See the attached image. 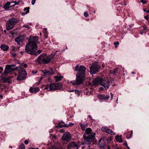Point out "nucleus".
I'll use <instances>...</instances> for the list:
<instances>
[{"label":"nucleus","mask_w":149,"mask_h":149,"mask_svg":"<svg viewBox=\"0 0 149 149\" xmlns=\"http://www.w3.org/2000/svg\"><path fill=\"white\" fill-rule=\"evenodd\" d=\"M53 138H54V139H56V136L55 135H53Z\"/></svg>","instance_id":"55"},{"label":"nucleus","mask_w":149,"mask_h":149,"mask_svg":"<svg viewBox=\"0 0 149 149\" xmlns=\"http://www.w3.org/2000/svg\"><path fill=\"white\" fill-rule=\"evenodd\" d=\"M126 145H125V146L127 147V149H130L129 147L127 146V143H126Z\"/></svg>","instance_id":"48"},{"label":"nucleus","mask_w":149,"mask_h":149,"mask_svg":"<svg viewBox=\"0 0 149 149\" xmlns=\"http://www.w3.org/2000/svg\"><path fill=\"white\" fill-rule=\"evenodd\" d=\"M43 32L44 33V34H47V30L46 29H43Z\"/></svg>","instance_id":"36"},{"label":"nucleus","mask_w":149,"mask_h":149,"mask_svg":"<svg viewBox=\"0 0 149 149\" xmlns=\"http://www.w3.org/2000/svg\"><path fill=\"white\" fill-rule=\"evenodd\" d=\"M30 8L29 7H27L26 8H25L24 9V11H25V12L24 13V14L23 15H24V14H27L28 13H29V9Z\"/></svg>","instance_id":"28"},{"label":"nucleus","mask_w":149,"mask_h":149,"mask_svg":"<svg viewBox=\"0 0 149 149\" xmlns=\"http://www.w3.org/2000/svg\"><path fill=\"white\" fill-rule=\"evenodd\" d=\"M92 132V130L90 128H88L86 129L85 132L86 134L88 135L90 134Z\"/></svg>","instance_id":"27"},{"label":"nucleus","mask_w":149,"mask_h":149,"mask_svg":"<svg viewBox=\"0 0 149 149\" xmlns=\"http://www.w3.org/2000/svg\"><path fill=\"white\" fill-rule=\"evenodd\" d=\"M28 149H39L38 148H33L31 147V148H29Z\"/></svg>","instance_id":"52"},{"label":"nucleus","mask_w":149,"mask_h":149,"mask_svg":"<svg viewBox=\"0 0 149 149\" xmlns=\"http://www.w3.org/2000/svg\"><path fill=\"white\" fill-rule=\"evenodd\" d=\"M132 134H133V131H132V130H131V131L130 136V138L132 136Z\"/></svg>","instance_id":"50"},{"label":"nucleus","mask_w":149,"mask_h":149,"mask_svg":"<svg viewBox=\"0 0 149 149\" xmlns=\"http://www.w3.org/2000/svg\"><path fill=\"white\" fill-rule=\"evenodd\" d=\"M95 134L94 132L91 133L90 135L87 136H86L85 134H84L83 135V137L85 142L87 144L90 143L95 139Z\"/></svg>","instance_id":"7"},{"label":"nucleus","mask_w":149,"mask_h":149,"mask_svg":"<svg viewBox=\"0 0 149 149\" xmlns=\"http://www.w3.org/2000/svg\"><path fill=\"white\" fill-rule=\"evenodd\" d=\"M44 36L45 38H48V36L47 34H44Z\"/></svg>","instance_id":"46"},{"label":"nucleus","mask_w":149,"mask_h":149,"mask_svg":"<svg viewBox=\"0 0 149 149\" xmlns=\"http://www.w3.org/2000/svg\"><path fill=\"white\" fill-rule=\"evenodd\" d=\"M143 29L142 30V31L140 32V33L141 35H142L143 34V31H144V28H143Z\"/></svg>","instance_id":"56"},{"label":"nucleus","mask_w":149,"mask_h":149,"mask_svg":"<svg viewBox=\"0 0 149 149\" xmlns=\"http://www.w3.org/2000/svg\"><path fill=\"white\" fill-rule=\"evenodd\" d=\"M54 78L55 79V81L58 82L62 80L63 78V76L61 75L57 76H54Z\"/></svg>","instance_id":"23"},{"label":"nucleus","mask_w":149,"mask_h":149,"mask_svg":"<svg viewBox=\"0 0 149 149\" xmlns=\"http://www.w3.org/2000/svg\"><path fill=\"white\" fill-rule=\"evenodd\" d=\"M119 43L118 41L114 42V44L115 46V47L116 48H117V46L118 45H119Z\"/></svg>","instance_id":"34"},{"label":"nucleus","mask_w":149,"mask_h":149,"mask_svg":"<svg viewBox=\"0 0 149 149\" xmlns=\"http://www.w3.org/2000/svg\"><path fill=\"white\" fill-rule=\"evenodd\" d=\"M7 81V80L5 78H3L2 79V81L3 82H6Z\"/></svg>","instance_id":"42"},{"label":"nucleus","mask_w":149,"mask_h":149,"mask_svg":"<svg viewBox=\"0 0 149 149\" xmlns=\"http://www.w3.org/2000/svg\"><path fill=\"white\" fill-rule=\"evenodd\" d=\"M84 15L85 17H87L88 15V13L86 12L84 13Z\"/></svg>","instance_id":"37"},{"label":"nucleus","mask_w":149,"mask_h":149,"mask_svg":"<svg viewBox=\"0 0 149 149\" xmlns=\"http://www.w3.org/2000/svg\"><path fill=\"white\" fill-rule=\"evenodd\" d=\"M132 134H133V131H132V130H131V131L130 136V138L132 136Z\"/></svg>","instance_id":"51"},{"label":"nucleus","mask_w":149,"mask_h":149,"mask_svg":"<svg viewBox=\"0 0 149 149\" xmlns=\"http://www.w3.org/2000/svg\"><path fill=\"white\" fill-rule=\"evenodd\" d=\"M80 126L81 127L82 130L83 131H84L85 130V128L87 127V125L81 123L80 124Z\"/></svg>","instance_id":"26"},{"label":"nucleus","mask_w":149,"mask_h":149,"mask_svg":"<svg viewBox=\"0 0 149 149\" xmlns=\"http://www.w3.org/2000/svg\"><path fill=\"white\" fill-rule=\"evenodd\" d=\"M3 70V68L2 67H0V73H1Z\"/></svg>","instance_id":"45"},{"label":"nucleus","mask_w":149,"mask_h":149,"mask_svg":"<svg viewBox=\"0 0 149 149\" xmlns=\"http://www.w3.org/2000/svg\"><path fill=\"white\" fill-rule=\"evenodd\" d=\"M16 56V54H14L13 55V56L14 57H15Z\"/></svg>","instance_id":"60"},{"label":"nucleus","mask_w":149,"mask_h":149,"mask_svg":"<svg viewBox=\"0 0 149 149\" xmlns=\"http://www.w3.org/2000/svg\"><path fill=\"white\" fill-rule=\"evenodd\" d=\"M146 12H147V13H149V10H148L147 11H146Z\"/></svg>","instance_id":"64"},{"label":"nucleus","mask_w":149,"mask_h":149,"mask_svg":"<svg viewBox=\"0 0 149 149\" xmlns=\"http://www.w3.org/2000/svg\"><path fill=\"white\" fill-rule=\"evenodd\" d=\"M111 100H112L113 99V95L111 93H110Z\"/></svg>","instance_id":"44"},{"label":"nucleus","mask_w":149,"mask_h":149,"mask_svg":"<svg viewBox=\"0 0 149 149\" xmlns=\"http://www.w3.org/2000/svg\"><path fill=\"white\" fill-rule=\"evenodd\" d=\"M64 132V131L63 129H61L60 130V133H62Z\"/></svg>","instance_id":"54"},{"label":"nucleus","mask_w":149,"mask_h":149,"mask_svg":"<svg viewBox=\"0 0 149 149\" xmlns=\"http://www.w3.org/2000/svg\"><path fill=\"white\" fill-rule=\"evenodd\" d=\"M14 25L8 21L6 24V28L8 30L12 29L14 27Z\"/></svg>","instance_id":"19"},{"label":"nucleus","mask_w":149,"mask_h":149,"mask_svg":"<svg viewBox=\"0 0 149 149\" xmlns=\"http://www.w3.org/2000/svg\"><path fill=\"white\" fill-rule=\"evenodd\" d=\"M122 136H117L116 137V141L120 142H123V140L121 138Z\"/></svg>","instance_id":"24"},{"label":"nucleus","mask_w":149,"mask_h":149,"mask_svg":"<svg viewBox=\"0 0 149 149\" xmlns=\"http://www.w3.org/2000/svg\"><path fill=\"white\" fill-rule=\"evenodd\" d=\"M143 11L144 12H146V9H143Z\"/></svg>","instance_id":"63"},{"label":"nucleus","mask_w":149,"mask_h":149,"mask_svg":"<svg viewBox=\"0 0 149 149\" xmlns=\"http://www.w3.org/2000/svg\"><path fill=\"white\" fill-rule=\"evenodd\" d=\"M38 38L37 36H30L25 47L26 52L31 55L37 56L42 52L41 50H38L36 52L38 47L37 44L38 42Z\"/></svg>","instance_id":"1"},{"label":"nucleus","mask_w":149,"mask_h":149,"mask_svg":"<svg viewBox=\"0 0 149 149\" xmlns=\"http://www.w3.org/2000/svg\"><path fill=\"white\" fill-rule=\"evenodd\" d=\"M101 85L104 87L105 89L107 90L109 87L110 82L108 81H106L102 80Z\"/></svg>","instance_id":"13"},{"label":"nucleus","mask_w":149,"mask_h":149,"mask_svg":"<svg viewBox=\"0 0 149 149\" xmlns=\"http://www.w3.org/2000/svg\"><path fill=\"white\" fill-rule=\"evenodd\" d=\"M102 140V139H100L99 141V142L100 143V142Z\"/></svg>","instance_id":"58"},{"label":"nucleus","mask_w":149,"mask_h":149,"mask_svg":"<svg viewBox=\"0 0 149 149\" xmlns=\"http://www.w3.org/2000/svg\"><path fill=\"white\" fill-rule=\"evenodd\" d=\"M109 129L107 127H102L101 128V130L103 132L107 133Z\"/></svg>","instance_id":"25"},{"label":"nucleus","mask_w":149,"mask_h":149,"mask_svg":"<svg viewBox=\"0 0 149 149\" xmlns=\"http://www.w3.org/2000/svg\"><path fill=\"white\" fill-rule=\"evenodd\" d=\"M17 70L18 72L17 80L21 81L24 79L26 78L27 74L25 70L23 68L18 67Z\"/></svg>","instance_id":"5"},{"label":"nucleus","mask_w":149,"mask_h":149,"mask_svg":"<svg viewBox=\"0 0 149 149\" xmlns=\"http://www.w3.org/2000/svg\"><path fill=\"white\" fill-rule=\"evenodd\" d=\"M12 47L13 50H14L15 49V47L13 45L12 46Z\"/></svg>","instance_id":"47"},{"label":"nucleus","mask_w":149,"mask_h":149,"mask_svg":"<svg viewBox=\"0 0 149 149\" xmlns=\"http://www.w3.org/2000/svg\"><path fill=\"white\" fill-rule=\"evenodd\" d=\"M54 58V56L50 57L44 54H42L38 57L36 61L39 64H46L50 63Z\"/></svg>","instance_id":"3"},{"label":"nucleus","mask_w":149,"mask_h":149,"mask_svg":"<svg viewBox=\"0 0 149 149\" xmlns=\"http://www.w3.org/2000/svg\"><path fill=\"white\" fill-rule=\"evenodd\" d=\"M103 79L101 78L97 77L94 79L92 81L91 84V86H95L98 84H101Z\"/></svg>","instance_id":"10"},{"label":"nucleus","mask_w":149,"mask_h":149,"mask_svg":"<svg viewBox=\"0 0 149 149\" xmlns=\"http://www.w3.org/2000/svg\"><path fill=\"white\" fill-rule=\"evenodd\" d=\"M86 68L83 65H80L78 72L76 74V80L71 81L70 83L74 86L82 84L85 80V72Z\"/></svg>","instance_id":"2"},{"label":"nucleus","mask_w":149,"mask_h":149,"mask_svg":"<svg viewBox=\"0 0 149 149\" xmlns=\"http://www.w3.org/2000/svg\"><path fill=\"white\" fill-rule=\"evenodd\" d=\"M45 73L46 74H48L49 75H52L53 73L52 69L51 68L49 70H47L45 72Z\"/></svg>","instance_id":"22"},{"label":"nucleus","mask_w":149,"mask_h":149,"mask_svg":"<svg viewBox=\"0 0 149 149\" xmlns=\"http://www.w3.org/2000/svg\"><path fill=\"white\" fill-rule=\"evenodd\" d=\"M8 21L14 26L18 22V19L13 17L9 19Z\"/></svg>","instance_id":"15"},{"label":"nucleus","mask_w":149,"mask_h":149,"mask_svg":"<svg viewBox=\"0 0 149 149\" xmlns=\"http://www.w3.org/2000/svg\"><path fill=\"white\" fill-rule=\"evenodd\" d=\"M19 149H25L24 145L23 143H22L19 147Z\"/></svg>","instance_id":"31"},{"label":"nucleus","mask_w":149,"mask_h":149,"mask_svg":"<svg viewBox=\"0 0 149 149\" xmlns=\"http://www.w3.org/2000/svg\"><path fill=\"white\" fill-rule=\"evenodd\" d=\"M24 143L26 145L28 143H29L28 141V140H25L24 141Z\"/></svg>","instance_id":"41"},{"label":"nucleus","mask_w":149,"mask_h":149,"mask_svg":"<svg viewBox=\"0 0 149 149\" xmlns=\"http://www.w3.org/2000/svg\"><path fill=\"white\" fill-rule=\"evenodd\" d=\"M62 122H60L58 123V125L56 126L55 127L57 129H60L62 127H66L69 126L70 125H68L67 124H64V125H62Z\"/></svg>","instance_id":"17"},{"label":"nucleus","mask_w":149,"mask_h":149,"mask_svg":"<svg viewBox=\"0 0 149 149\" xmlns=\"http://www.w3.org/2000/svg\"><path fill=\"white\" fill-rule=\"evenodd\" d=\"M36 0H32L31 1V3L32 5H33L34 4Z\"/></svg>","instance_id":"40"},{"label":"nucleus","mask_w":149,"mask_h":149,"mask_svg":"<svg viewBox=\"0 0 149 149\" xmlns=\"http://www.w3.org/2000/svg\"><path fill=\"white\" fill-rule=\"evenodd\" d=\"M11 2H13L14 4L13 5H12V6H15L16 5H17L19 3V1H11Z\"/></svg>","instance_id":"30"},{"label":"nucleus","mask_w":149,"mask_h":149,"mask_svg":"<svg viewBox=\"0 0 149 149\" xmlns=\"http://www.w3.org/2000/svg\"><path fill=\"white\" fill-rule=\"evenodd\" d=\"M23 66L24 68H26L27 67V65L26 64H25L23 65Z\"/></svg>","instance_id":"49"},{"label":"nucleus","mask_w":149,"mask_h":149,"mask_svg":"<svg viewBox=\"0 0 149 149\" xmlns=\"http://www.w3.org/2000/svg\"><path fill=\"white\" fill-rule=\"evenodd\" d=\"M61 146L59 143H56L54 146L51 147V149H60Z\"/></svg>","instance_id":"20"},{"label":"nucleus","mask_w":149,"mask_h":149,"mask_svg":"<svg viewBox=\"0 0 149 149\" xmlns=\"http://www.w3.org/2000/svg\"><path fill=\"white\" fill-rule=\"evenodd\" d=\"M22 27H25L26 28L29 29L30 28V27L28 25H24L22 26Z\"/></svg>","instance_id":"38"},{"label":"nucleus","mask_w":149,"mask_h":149,"mask_svg":"<svg viewBox=\"0 0 149 149\" xmlns=\"http://www.w3.org/2000/svg\"><path fill=\"white\" fill-rule=\"evenodd\" d=\"M74 90H69L68 91L69 92H74Z\"/></svg>","instance_id":"59"},{"label":"nucleus","mask_w":149,"mask_h":149,"mask_svg":"<svg viewBox=\"0 0 149 149\" xmlns=\"http://www.w3.org/2000/svg\"><path fill=\"white\" fill-rule=\"evenodd\" d=\"M25 52L24 51H21L20 52V53L21 54H23Z\"/></svg>","instance_id":"53"},{"label":"nucleus","mask_w":149,"mask_h":149,"mask_svg":"<svg viewBox=\"0 0 149 149\" xmlns=\"http://www.w3.org/2000/svg\"><path fill=\"white\" fill-rule=\"evenodd\" d=\"M13 3V2H8L3 6V8L5 10H8L10 7H12L10 6L11 4Z\"/></svg>","instance_id":"16"},{"label":"nucleus","mask_w":149,"mask_h":149,"mask_svg":"<svg viewBox=\"0 0 149 149\" xmlns=\"http://www.w3.org/2000/svg\"><path fill=\"white\" fill-rule=\"evenodd\" d=\"M79 68V65H77L75 67V71H78Z\"/></svg>","instance_id":"35"},{"label":"nucleus","mask_w":149,"mask_h":149,"mask_svg":"<svg viewBox=\"0 0 149 149\" xmlns=\"http://www.w3.org/2000/svg\"><path fill=\"white\" fill-rule=\"evenodd\" d=\"M14 40L18 45L22 46L23 45V39L22 36H18L17 38H15Z\"/></svg>","instance_id":"12"},{"label":"nucleus","mask_w":149,"mask_h":149,"mask_svg":"<svg viewBox=\"0 0 149 149\" xmlns=\"http://www.w3.org/2000/svg\"><path fill=\"white\" fill-rule=\"evenodd\" d=\"M144 18L146 20H148V15H147L146 16H144Z\"/></svg>","instance_id":"43"},{"label":"nucleus","mask_w":149,"mask_h":149,"mask_svg":"<svg viewBox=\"0 0 149 149\" xmlns=\"http://www.w3.org/2000/svg\"><path fill=\"white\" fill-rule=\"evenodd\" d=\"M97 97L100 99L101 100L103 99L108 100L110 97V96L108 95H104L99 94L97 95Z\"/></svg>","instance_id":"14"},{"label":"nucleus","mask_w":149,"mask_h":149,"mask_svg":"<svg viewBox=\"0 0 149 149\" xmlns=\"http://www.w3.org/2000/svg\"><path fill=\"white\" fill-rule=\"evenodd\" d=\"M100 89L101 91H102L103 89V88L102 87H100Z\"/></svg>","instance_id":"57"},{"label":"nucleus","mask_w":149,"mask_h":149,"mask_svg":"<svg viewBox=\"0 0 149 149\" xmlns=\"http://www.w3.org/2000/svg\"><path fill=\"white\" fill-rule=\"evenodd\" d=\"M62 86V85L60 83H51L49 85H46L44 88V90H46L47 91H54L60 89Z\"/></svg>","instance_id":"4"},{"label":"nucleus","mask_w":149,"mask_h":149,"mask_svg":"<svg viewBox=\"0 0 149 149\" xmlns=\"http://www.w3.org/2000/svg\"><path fill=\"white\" fill-rule=\"evenodd\" d=\"M109 131L107 133H109L111 135H114L116 134V133L113 132L111 129H109Z\"/></svg>","instance_id":"29"},{"label":"nucleus","mask_w":149,"mask_h":149,"mask_svg":"<svg viewBox=\"0 0 149 149\" xmlns=\"http://www.w3.org/2000/svg\"><path fill=\"white\" fill-rule=\"evenodd\" d=\"M33 74H36L37 72L36 71L35 72H34V71H33Z\"/></svg>","instance_id":"61"},{"label":"nucleus","mask_w":149,"mask_h":149,"mask_svg":"<svg viewBox=\"0 0 149 149\" xmlns=\"http://www.w3.org/2000/svg\"><path fill=\"white\" fill-rule=\"evenodd\" d=\"M0 48L1 49H3V51H7L9 49V47L4 44H2L1 45Z\"/></svg>","instance_id":"21"},{"label":"nucleus","mask_w":149,"mask_h":149,"mask_svg":"<svg viewBox=\"0 0 149 149\" xmlns=\"http://www.w3.org/2000/svg\"><path fill=\"white\" fill-rule=\"evenodd\" d=\"M18 67H16L15 65H6L4 72L5 73H8L17 69H18Z\"/></svg>","instance_id":"8"},{"label":"nucleus","mask_w":149,"mask_h":149,"mask_svg":"<svg viewBox=\"0 0 149 149\" xmlns=\"http://www.w3.org/2000/svg\"><path fill=\"white\" fill-rule=\"evenodd\" d=\"M74 148H76L77 149H78L79 148L78 145L74 141L71 142L69 143L68 146V149H72Z\"/></svg>","instance_id":"11"},{"label":"nucleus","mask_w":149,"mask_h":149,"mask_svg":"<svg viewBox=\"0 0 149 149\" xmlns=\"http://www.w3.org/2000/svg\"><path fill=\"white\" fill-rule=\"evenodd\" d=\"M11 33V35H14V33H13L11 32V33Z\"/></svg>","instance_id":"62"},{"label":"nucleus","mask_w":149,"mask_h":149,"mask_svg":"<svg viewBox=\"0 0 149 149\" xmlns=\"http://www.w3.org/2000/svg\"><path fill=\"white\" fill-rule=\"evenodd\" d=\"M72 138L71 134L68 132H66L63 134L61 138L63 141H71Z\"/></svg>","instance_id":"9"},{"label":"nucleus","mask_w":149,"mask_h":149,"mask_svg":"<svg viewBox=\"0 0 149 149\" xmlns=\"http://www.w3.org/2000/svg\"><path fill=\"white\" fill-rule=\"evenodd\" d=\"M100 66L97 62L93 63L90 67V73L91 74L95 73L100 68Z\"/></svg>","instance_id":"6"},{"label":"nucleus","mask_w":149,"mask_h":149,"mask_svg":"<svg viewBox=\"0 0 149 149\" xmlns=\"http://www.w3.org/2000/svg\"><path fill=\"white\" fill-rule=\"evenodd\" d=\"M74 92L78 95H79L80 94V92L78 90H74Z\"/></svg>","instance_id":"33"},{"label":"nucleus","mask_w":149,"mask_h":149,"mask_svg":"<svg viewBox=\"0 0 149 149\" xmlns=\"http://www.w3.org/2000/svg\"><path fill=\"white\" fill-rule=\"evenodd\" d=\"M118 68H116L113 70L112 72H111L112 74H116L118 71Z\"/></svg>","instance_id":"32"},{"label":"nucleus","mask_w":149,"mask_h":149,"mask_svg":"<svg viewBox=\"0 0 149 149\" xmlns=\"http://www.w3.org/2000/svg\"><path fill=\"white\" fill-rule=\"evenodd\" d=\"M39 87L31 88L29 89L30 92L31 93H35L39 91Z\"/></svg>","instance_id":"18"},{"label":"nucleus","mask_w":149,"mask_h":149,"mask_svg":"<svg viewBox=\"0 0 149 149\" xmlns=\"http://www.w3.org/2000/svg\"><path fill=\"white\" fill-rule=\"evenodd\" d=\"M141 2H142V3L144 4H146L147 3V2L146 1L143 0H141Z\"/></svg>","instance_id":"39"}]
</instances>
